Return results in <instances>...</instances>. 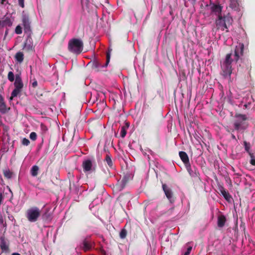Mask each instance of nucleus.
I'll list each match as a JSON object with an SVG mask.
<instances>
[{"instance_id": "4", "label": "nucleus", "mask_w": 255, "mask_h": 255, "mask_svg": "<svg viewBox=\"0 0 255 255\" xmlns=\"http://www.w3.org/2000/svg\"><path fill=\"white\" fill-rule=\"evenodd\" d=\"M41 215V210L37 207H32L25 212V217L30 222H36Z\"/></svg>"}, {"instance_id": "27", "label": "nucleus", "mask_w": 255, "mask_h": 255, "mask_svg": "<svg viewBox=\"0 0 255 255\" xmlns=\"http://www.w3.org/2000/svg\"><path fill=\"white\" fill-rule=\"evenodd\" d=\"M250 156L251 157V160L250 161V164L252 165H255V157L253 153H250Z\"/></svg>"}, {"instance_id": "2", "label": "nucleus", "mask_w": 255, "mask_h": 255, "mask_svg": "<svg viewBox=\"0 0 255 255\" xmlns=\"http://www.w3.org/2000/svg\"><path fill=\"white\" fill-rule=\"evenodd\" d=\"M232 22L233 19L229 15H219L215 20L217 30H226V32H228V28L232 25Z\"/></svg>"}, {"instance_id": "39", "label": "nucleus", "mask_w": 255, "mask_h": 255, "mask_svg": "<svg viewBox=\"0 0 255 255\" xmlns=\"http://www.w3.org/2000/svg\"><path fill=\"white\" fill-rule=\"evenodd\" d=\"M129 124L128 123H126L125 124V125L124 126H123L122 127L125 128V129L127 130V129L129 127Z\"/></svg>"}, {"instance_id": "16", "label": "nucleus", "mask_w": 255, "mask_h": 255, "mask_svg": "<svg viewBox=\"0 0 255 255\" xmlns=\"http://www.w3.org/2000/svg\"><path fill=\"white\" fill-rule=\"evenodd\" d=\"M226 218L224 215H220L218 217L217 225L219 228H223L226 222Z\"/></svg>"}, {"instance_id": "3", "label": "nucleus", "mask_w": 255, "mask_h": 255, "mask_svg": "<svg viewBox=\"0 0 255 255\" xmlns=\"http://www.w3.org/2000/svg\"><path fill=\"white\" fill-rule=\"evenodd\" d=\"M109 51L106 53V61L105 63L102 61L98 59H95L91 61L89 64L91 65L92 69L95 72H100L103 70V68H106L108 65L111 58V51Z\"/></svg>"}, {"instance_id": "5", "label": "nucleus", "mask_w": 255, "mask_h": 255, "mask_svg": "<svg viewBox=\"0 0 255 255\" xmlns=\"http://www.w3.org/2000/svg\"><path fill=\"white\" fill-rule=\"evenodd\" d=\"M14 86L15 88L11 94L10 100H12L13 98L16 97L21 92L23 87V84L20 77V74H16L15 75Z\"/></svg>"}, {"instance_id": "17", "label": "nucleus", "mask_w": 255, "mask_h": 255, "mask_svg": "<svg viewBox=\"0 0 255 255\" xmlns=\"http://www.w3.org/2000/svg\"><path fill=\"white\" fill-rule=\"evenodd\" d=\"M12 21L8 17H6L3 20H0V26L1 27H10L12 25Z\"/></svg>"}, {"instance_id": "45", "label": "nucleus", "mask_w": 255, "mask_h": 255, "mask_svg": "<svg viewBox=\"0 0 255 255\" xmlns=\"http://www.w3.org/2000/svg\"><path fill=\"white\" fill-rule=\"evenodd\" d=\"M247 62H248V64L249 65V67H248V69H251V63L248 61Z\"/></svg>"}, {"instance_id": "15", "label": "nucleus", "mask_w": 255, "mask_h": 255, "mask_svg": "<svg viewBox=\"0 0 255 255\" xmlns=\"http://www.w3.org/2000/svg\"><path fill=\"white\" fill-rule=\"evenodd\" d=\"M179 155L185 166L190 163L189 162V157L185 151H180L179 152Z\"/></svg>"}, {"instance_id": "24", "label": "nucleus", "mask_w": 255, "mask_h": 255, "mask_svg": "<svg viewBox=\"0 0 255 255\" xmlns=\"http://www.w3.org/2000/svg\"><path fill=\"white\" fill-rule=\"evenodd\" d=\"M0 248L3 250H6L8 249V247L6 245L4 239L2 237L0 238Z\"/></svg>"}, {"instance_id": "32", "label": "nucleus", "mask_w": 255, "mask_h": 255, "mask_svg": "<svg viewBox=\"0 0 255 255\" xmlns=\"http://www.w3.org/2000/svg\"><path fill=\"white\" fill-rule=\"evenodd\" d=\"M22 27L20 25H17L15 29V32L17 34H20L22 33Z\"/></svg>"}, {"instance_id": "49", "label": "nucleus", "mask_w": 255, "mask_h": 255, "mask_svg": "<svg viewBox=\"0 0 255 255\" xmlns=\"http://www.w3.org/2000/svg\"><path fill=\"white\" fill-rule=\"evenodd\" d=\"M103 253H104V254H105V251H103Z\"/></svg>"}, {"instance_id": "7", "label": "nucleus", "mask_w": 255, "mask_h": 255, "mask_svg": "<svg viewBox=\"0 0 255 255\" xmlns=\"http://www.w3.org/2000/svg\"><path fill=\"white\" fill-rule=\"evenodd\" d=\"M22 20L24 27V33L27 34V38L26 39L27 43H28V41L30 42V41L31 40V35L32 33V30L31 28V22L29 20V17L26 14H23Z\"/></svg>"}, {"instance_id": "31", "label": "nucleus", "mask_w": 255, "mask_h": 255, "mask_svg": "<svg viewBox=\"0 0 255 255\" xmlns=\"http://www.w3.org/2000/svg\"><path fill=\"white\" fill-rule=\"evenodd\" d=\"M29 137L32 140L35 141L37 138V134L35 132H32L30 133Z\"/></svg>"}, {"instance_id": "35", "label": "nucleus", "mask_w": 255, "mask_h": 255, "mask_svg": "<svg viewBox=\"0 0 255 255\" xmlns=\"http://www.w3.org/2000/svg\"><path fill=\"white\" fill-rule=\"evenodd\" d=\"M192 248L191 247H189L187 248L186 252L184 253V255H189L192 250Z\"/></svg>"}, {"instance_id": "34", "label": "nucleus", "mask_w": 255, "mask_h": 255, "mask_svg": "<svg viewBox=\"0 0 255 255\" xmlns=\"http://www.w3.org/2000/svg\"><path fill=\"white\" fill-rule=\"evenodd\" d=\"M45 159H46V157H44V156L41 157L39 159V160L37 161V163H38L39 164H42L44 162Z\"/></svg>"}, {"instance_id": "22", "label": "nucleus", "mask_w": 255, "mask_h": 255, "mask_svg": "<svg viewBox=\"0 0 255 255\" xmlns=\"http://www.w3.org/2000/svg\"><path fill=\"white\" fill-rule=\"evenodd\" d=\"M104 160H105V161L106 162L107 164L110 167L112 168L113 167V161H112L111 157L109 154H106V157H105V159Z\"/></svg>"}, {"instance_id": "43", "label": "nucleus", "mask_w": 255, "mask_h": 255, "mask_svg": "<svg viewBox=\"0 0 255 255\" xmlns=\"http://www.w3.org/2000/svg\"><path fill=\"white\" fill-rule=\"evenodd\" d=\"M226 182L230 181V182H231V180L230 179V178L229 177H227L225 178Z\"/></svg>"}, {"instance_id": "29", "label": "nucleus", "mask_w": 255, "mask_h": 255, "mask_svg": "<svg viewBox=\"0 0 255 255\" xmlns=\"http://www.w3.org/2000/svg\"><path fill=\"white\" fill-rule=\"evenodd\" d=\"M4 175L7 178H10L12 177V173L9 170H5L3 172Z\"/></svg>"}, {"instance_id": "10", "label": "nucleus", "mask_w": 255, "mask_h": 255, "mask_svg": "<svg viewBox=\"0 0 255 255\" xmlns=\"http://www.w3.org/2000/svg\"><path fill=\"white\" fill-rule=\"evenodd\" d=\"M93 246V243L90 239V237H86L80 245V248L85 252L90 251Z\"/></svg>"}, {"instance_id": "6", "label": "nucleus", "mask_w": 255, "mask_h": 255, "mask_svg": "<svg viewBox=\"0 0 255 255\" xmlns=\"http://www.w3.org/2000/svg\"><path fill=\"white\" fill-rule=\"evenodd\" d=\"M69 50L76 54L81 53L83 50V43L82 41L78 39H73L69 43Z\"/></svg>"}, {"instance_id": "36", "label": "nucleus", "mask_w": 255, "mask_h": 255, "mask_svg": "<svg viewBox=\"0 0 255 255\" xmlns=\"http://www.w3.org/2000/svg\"><path fill=\"white\" fill-rule=\"evenodd\" d=\"M18 3L21 7H24V0H18Z\"/></svg>"}, {"instance_id": "46", "label": "nucleus", "mask_w": 255, "mask_h": 255, "mask_svg": "<svg viewBox=\"0 0 255 255\" xmlns=\"http://www.w3.org/2000/svg\"><path fill=\"white\" fill-rule=\"evenodd\" d=\"M11 255H20L19 253H14L12 254Z\"/></svg>"}, {"instance_id": "47", "label": "nucleus", "mask_w": 255, "mask_h": 255, "mask_svg": "<svg viewBox=\"0 0 255 255\" xmlns=\"http://www.w3.org/2000/svg\"><path fill=\"white\" fill-rule=\"evenodd\" d=\"M7 33H8V30L7 29V30L5 31V35H7Z\"/></svg>"}, {"instance_id": "20", "label": "nucleus", "mask_w": 255, "mask_h": 255, "mask_svg": "<svg viewBox=\"0 0 255 255\" xmlns=\"http://www.w3.org/2000/svg\"><path fill=\"white\" fill-rule=\"evenodd\" d=\"M15 59L19 63H21L24 59V55L22 52H18L15 55Z\"/></svg>"}, {"instance_id": "38", "label": "nucleus", "mask_w": 255, "mask_h": 255, "mask_svg": "<svg viewBox=\"0 0 255 255\" xmlns=\"http://www.w3.org/2000/svg\"><path fill=\"white\" fill-rule=\"evenodd\" d=\"M3 199V196L2 192L0 193V205L1 204L2 200Z\"/></svg>"}, {"instance_id": "28", "label": "nucleus", "mask_w": 255, "mask_h": 255, "mask_svg": "<svg viewBox=\"0 0 255 255\" xmlns=\"http://www.w3.org/2000/svg\"><path fill=\"white\" fill-rule=\"evenodd\" d=\"M7 78H8V79L10 82H13L14 81V74L12 72L10 71V72H8V75H7Z\"/></svg>"}, {"instance_id": "41", "label": "nucleus", "mask_w": 255, "mask_h": 255, "mask_svg": "<svg viewBox=\"0 0 255 255\" xmlns=\"http://www.w3.org/2000/svg\"><path fill=\"white\" fill-rule=\"evenodd\" d=\"M5 3H8L7 0H0V3L1 4H4Z\"/></svg>"}, {"instance_id": "18", "label": "nucleus", "mask_w": 255, "mask_h": 255, "mask_svg": "<svg viewBox=\"0 0 255 255\" xmlns=\"http://www.w3.org/2000/svg\"><path fill=\"white\" fill-rule=\"evenodd\" d=\"M221 194L224 197V198L228 202H230L232 199V196L229 194L228 191L225 190L223 187H222L220 189Z\"/></svg>"}, {"instance_id": "9", "label": "nucleus", "mask_w": 255, "mask_h": 255, "mask_svg": "<svg viewBox=\"0 0 255 255\" xmlns=\"http://www.w3.org/2000/svg\"><path fill=\"white\" fill-rule=\"evenodd\" d=\"M162 186L165 195L169 201L171 203H174L175 201L176 197H175L172 189L168 187L165 184H163Z\"/></svg>"}, {"instance_id": "30", "label": "nucleus", "mask_w": 255, "mask_h": 255, "mask_svg": "<svg viewBox=\"0 0 255 255\" xmlns=\"http://www.w3.org/2000/svg\"><path fill=\"white\" fill-rule=\"evenodd\" d=\"M21 143L23 145L27 146L29 144L30 141L27 138H23L21 140Z\"/></svg>"}, {"instance_id": "48", "label": "nucleus", "mask_w": 255, "mask_h": 255, "mask_svg": "<svg viewBox=\"0 0 255 255\" xmlns=\"http://www.w3.org/2000/svg\"><path fill=\"white\" fill-rule=\"evenodd\" d=\"M174 210V208H172L170 209V211H172Z\"/></svg>"}, {"instance_id": "8", "label": "nucleus", "mask_w": 255, "mask_h": 255, "mask_svg": "<svg viewBox=\"0 0 255 255\" xmlns=\"http://www.w3.org/2000/svg\"><path fill=\"white\" fill-rule=\"evenodd\" d=\"M235 117L239 118V120H236L234 123L235 130H239L240 129H245V128L242 127V126L243 125V121H245L247 120V116L245 115L239 114H236L235 115Z\"/></svg>"}, {"instance_id": "40", "label": "nucleus", "mask_w": 255, "mask_h": 255, "mask_svg": "<svg viewBox=\"0 0 255 255\" xmlns=\"http://www.w3.org/2000/svg\"><path fill=\"white\" fill-rule=\"evenodd\" d=\"M42 218L44 220H47L48 219V216H47V213H45L42 215Z\"/></svg>"}, {"instance_id": "26", "label": "nucleus", "mask_w": 255, "mask_h": 255, "mask_svg": "<svg viewBox=\"0 0 255 255\" xmlns=\"http://www.w3.org/2000/svg\"><path fill=\"white\" fill-rule=\"evenodd\" d=\"M127 235V231L125 229H123L120 233V237L121 239H125Z\"/></svg>"}, {"instance_id": "19", "label": "nucleus", "mask_w": 255, "mask_h": 255, "mask_svg": "<svg viewBox=\"0 0 255 255\" xmlns=\"http://www.w3.org/2000/svg\"><path fill=\"white\" fill-rule=\"evenodd\" d=\"M39 167L37 165H33L32 166L30 173L32 177H36L38 174V171H39Z\"/></svg>"}, {"instance_id": "11", "label": "nucleus", "mask_w": 255, "mask_h": 255, "mask_svg": "<svg viewBox=\"0 0 255 255\" xmlns=\"http://www.w3.org/2000/svg\"><path fill=\"white\" fill-rule=\"evenodd\" d=\"M186 169L189 175L193 178H198L200 175L198 168L195 166H191L190 163L186 165Z\"/></svg>"}, {"instance_id": "37", "label": "nucleus", "mask_w": 255, "mask_h": 255, "mask_svg": "<svg viewBox=\"0 0 255 255\" xmlns=\"http://www.w3.org/2000/svg\"><path fill=\"white\" fill-rule=\"evenodd\" d=\"M41 127L44 131H47L48 130L46 126H45L43 124L41 125Z\"/></svg>"}, {"instance_id": "21", "label": "nucleus", "mask_w": 255, "mask_h": 255, "mask_svg": "<svg viewBox=\"0 0 255 255\" xmlns=\"http://www.w3.org/2000/svg\"><path fill=\"white\" fill-rule=\"evenodd\" d=\"M32 39H31L30 42L28 41V43H27V41H26L25 43V47L26 51L28 52L33 51L34 50V48L33 46V44H32Z\"/></svg>"}, {"instance_id": "14", "label": "nucleus", "mask_w": 255, "mask_h": 255, "mask_svg": "<svg viewBox=\"0 0 255 255\" xmlns=\"http://www.w3.org/2000/svg\"><path fill=\"white\" fill-rule=\"evenodd\" d=\"M82 167L85 172L92 170V162L90 159H86L83 162Z\"/></svg>"}, {"instance_id": "42", "label": "nucleus", "mask_w": 255, "mask_h": 255, "mask_svg": "<svg viewBox=\"0 0 255 255\" xmlns=\"http://www.w3.org/2000/svg\"><path fill=\"white\" fill-rule=\"evenodd\" d=\"M37 86V81H34L32 83V86L33 87H35Z\"/></svg>"}, {"instance_id": "23", "label": "nucleus", "mask_w": 255, "mask_h": 255, "mask_svg": "<svg viewBox=\"0 0 255 255\" xmlns=\"http://www.w3.org/2000/svg\"><path fill=\"white\" fill-rule=\"evenodd\" d=\"M244 145L245 147V149L247 152L250 155V153H252L251 150V144L249 142H248L246 141H244Z\"/></svg>"}, {"instance_id": "1", "label": "nucleus", "mask_w": 255, "mask_h": 255, "mask_svg": "<svg viewBox=\"0 0 255 255\" xmlns=\"http://www.w3.org/2000/svg\"><path fill=\"white\" fill-rule=\"evenodd\" d=\"M244 50V45L242 43H240L238 45L236 46L234 50V59L232 58V53L226 54L225 58L220 62L221 65V75L224 78L228 79L231 81V74L232 73L233 68L232 63L233 61L237 62L241 56L243 55Z\"/></svg>"}, {"instance_id": "44", "label": "nucleus", "mask_w": 255, "mask_h": 255, "mask_svg": "<svg viewBox=\"0 0 255 255\" xmlns=\"http://www.w3.org/2000/svg\"><path fill=\"white\" fill-rule=\"evenodd\" d=\"M231 137H232V139L237 140L236 137L235 135L234 134H232Z\"/></svg>"}, {"instance_id": "13", "label": "nucleus", "mask_w": 255, "mask_h": 255, "mask_svg": "<svg viewBox=\"0 0 255 255\" xmlns=\"http://www.w3.org/2000/svg\"><path fill=\"white\" fill-rule=\"evenodd\" d=\"M9 109L10 108H7L4 98L0 94V112L2 114H5Z\"/></svg>"}, {"instance_id": "33", "label": "nucleus", "mask_w": 255, "mask_h": 255, "mask_svg": "<svg viewBox=\"0 0 255 255\" xmlns=\"http://www.w3.org/2000/svg\"><path fill=\"white\" fill-rule=\"evenodd\" d=\"M127 134V129L125 128L122 127L121 130V136L122 138H124Z\"/></svg>"}, {"instance_id": "12", "label": "nucleus", "mask_w": 255, "mask_h": 255, "mask_svg": "<svg viewBox=\"0 0 255 255\" xmlns=\"http://www.w3.org/2000/svg\"><path fill=\"white\" fill-rule=\"evenodd\" d=\"M223 6L219 4L211 3L210 9L212 13L217 15L218 17L219 15H222V11Z\"/></svg>"}, {"instance_id": "25", "label": "nucleus", "mask_w": 255, "mask_h": 255, "mask_svg": "<svg viewBox=\"0 0 255 255\" xmlns=\"http://www.w3.org/2000/svg\"><path fill=\"white\" fill-rule=\"evenodd\" d=\"M238 2L237 0H231L230 4V6L232 8L236 9L238 6Z\"/></svg>"}]
</instances>
